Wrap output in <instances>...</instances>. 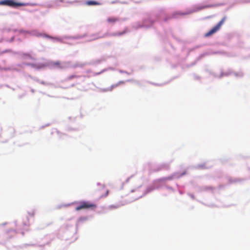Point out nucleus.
<instances>
[{"mask_svg": "<svg viewBox=\"0 0 250 250\" xmlns=\"http://www.w3.org/2000/svg\"><path fill=\"white\" fill-rule=\"evenodd\" d=\"M0 5H7L10 7H16L23 5L21 3L17 2L13 0H3L0 1Z\"/></svg>", "mask_w": 250, "mask_h": 250, "instance_id": "obj_3", "label": "nucleus"}, {"mask_svg": "<svg viewBox=\"0 0 250 250\" xmlns=\"http://www.w3.org/2000/svg\"><path fill=\"white\" fill-rule=\"evenodd\" d=\"M179 15H184L185 14H182V13H178Z\"/></svg>", "mask_w": 250, "mask_h": 250, "instance_id": "obj_11", "label": "nucleus"}, {"mask_svg": "<svg viewBox=\"0 0 250 250\" xmlns=\"http://www.w3.org/2000/svg\"><path fill=\"white\" fill-rule=\"evenodd\" d=\"M124 83H125V82L124 81H120L118 83H116L115 84L112 85L111 86V88L112 89V88H113L114 87H116L118 86L119 84H123Z\"/></svg>", "mask_w": 250, "mask_h": 250, "instance_id": "obj_7", "label": "nucleus"}, {"mask_svg": "<svg viewBox=\"0 0 250 250\" xmlns=\"http://www.w3.org/2000/svg\"><path fill=\"white\" fill-rule=\"evenodd\" d=\"M85 4L87 5H99L101 3L95 0H88L86 1Z\"/></svg>", "mask_w": 250, "mask_h": 250, "instance_id": "obj_5", "label": "nucleus"}, {"mask_svg": "<svg viewBox=\"0 0 250 250\" xmlns=\"http://www.w3.org/2000/svg\"><path fill=\"white\" fill-rule=\"evenodd\" d=\"M97 208V205L90 202L88 201H83L80 203V205L78 206L75 210L77 211H79L82 209H95Z\"/></svg>", "mask_w": 250, "mask_h": 250, "instance_id": "obj_1", "label": "nucleus"}, {"mask_svg": "<svg viewBox=\"0 0 250 250\" xmlns=\"http://www.w3.org/2000/svg\"><path fill=\"white\" fill-rule=\"evenodd\" d=\"M54 64L55 65H57V66H60V64H61V63H60V62L57 61V62H55L54 63Z\"/></svg>", "mask_w": 250, "mask_h": 250, "instance_id": "obj_9", "label": "nucleus"}, {"mask_svg": "<svg viewBox=\"0 0 250 250\" xmlns=\"http://www.w3.org/2000/svg\"><path fill=\"white\" fill-rule=\"evenodd\" d=\"M79 76H77V75H71V76H69L67 77V79L68 80H71L73 78H79Z\"/></svg>", "mask_w": 250, "mask_h": 250, "instance_id": "obj_8", "label": "nucleus"}, {"mask_svg": "<svg viewBox=\"0 0 250 250\" xmlns=\"http://www.w3.org/2000/svg\"><path fill=\"white\" fill-rule=\"evenodd\" d=\"M110 208H113V206H110Z\"/></svg>", "mask_w": 250, "mask_h": 250, "instance_id": "obj_12", "label": "nucleus"}, {"mask_svg": "<svg viewBox=\"0 0 250 250\" xmlns=\"http://www.w3.org/2000/svg\"><path fill=\"white\" fill-rule=\"evenodd\" d=\"M226 18L224 17L214 27H213L210 31L205 34V37H208L211 36L217 31H218L222 24L224 23L225 21Z\"/></svg>", "mask_w": 250, "mask_h": 250, "instance_id": "obj_2", "label": "nucleus"}, {"mask_svg": "<svg viewBox=\"0 0 250 250\" xmlns=\"http://www.w3.org/2000/svg\"><path fill=\"white\" fill-rule=\"evenodd\" d=\"M105 194L104 195V196H106L108 194V190L107 189H105Z\"/></svg>", "mask_w": 250, "mask_h": 250, "instance_id": "obj_10", "label": "nucleus"}, {"mask_svg": "<svg viewBox=\"0 0 250 250\" xmlns=\"http://www.w3.org/2000/svg\"><path fill=\"white\" fill-rule=\"evenodd\" d=\"M125 33V31H124L122 32H117V33H113L112 34V36H122L123 35V34H124Z\"/></svg>", "mask_w": 250, "mask_h": 250, "instance_id": "obj_6", "label": "nucleus"}, {"mask_svg": "<svg viewBox=\"0 0 250 250\" xmlns=\"http://www.w3.org/2000/svg\"><path fill=\"white\" fill-rule=\"evenodd\" d=\"M119 21V19L117 17H109L107 19V21L109 23L114 24Z\"/></svg>", "mask_w": 250, "mask_h": 250, "instance_id": "obj_4", "label": "nucleus"}]
</instances>
